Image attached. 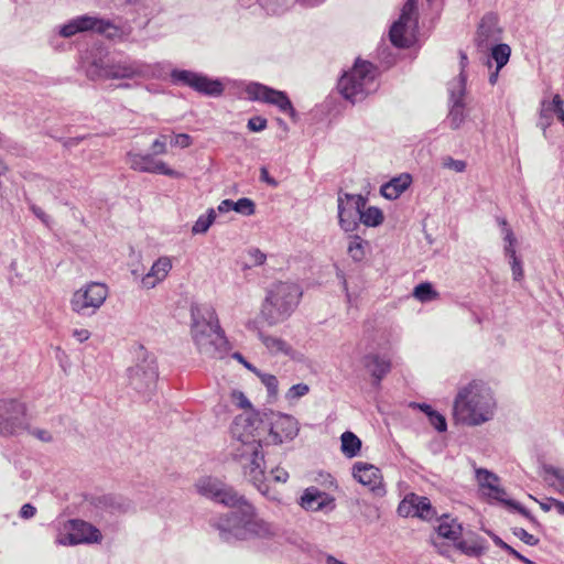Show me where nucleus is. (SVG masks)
<instances>
[{
  "label": "nucleus",
  "instance_id": "nucleus-7",
  "mask_svg": "<svg viewBox=\"0 0 564 564\" xmlns=\"http://www.w3.org/2000/svg\"><path fill=\"white\" fill-rule=\"evenodd\" d=\"M31 414L24 401L17 398L0 399V434L19 435L29 431Z\"/></svg>",
  "mask_w": 564,
  "mask_h": 564
},
{
  "label": "nucleus",
  "instance_id": "nucleus-16",
  "mask_svg": "<svg viewBox=\"0 0 564 564\" xmlns=\"http://www.w3.org/2000/svg\"><path fill=\"white\" fill-rule=\"evenodd\" d=\"M101 540L100 531L90 523L83 520H70L68 532L57 539L61 545H76L82 543H94Z\"/></svg>",
  "mask_w": 564,
  "mask_h": 564
},
{
  "label": "nucleus",
  "instance_id": "nucleus-43",
  "mask_svg": "<svg viewBox=\"0 0 564 564\" xmlns=\"http://www.w3.org/2000/svg\"><path fill=\"white\" fill-rule=\"evenodd\" d=\"M490 535L492 538L494 543L497 546L501 547L502 550L507 551L510 555L514 556L516 558H518L519 561L523 562L524 564H534V562H532L531 560L527 558L525 556L520 554L517 550H514L512 546H510L509 544L503 542L498 535H496L494 533H491Z\"/></svg>",
  "mask_w": 564,
  "mask_h": 564
},
{
  "label": "nucleus",
  "instance_id": "nucleus-14",
  "mask_svg": "<svg viewBox=\"0 0 564 564\" xmlns=\"http://www.w3.org/2000/svg\"><path fill=\"white\" fill-rule=\"evenodd\" d=\"M171 78L175 84L188 86L207 96H219L224 91V86L219 80L210 79L203 74L192 70L173 69Z\"/></svg>",
  "mask_w": 564,
  "mask_h": 564
},
{
  "label": "nucleus",
  "instance_id": "nucleus-52",
  "mask_svg": "<svg viewBox=\"0 0 564 564\" xmlns=\"http://www.w3.org/2000/svg\"><path fill=\"white\" fill-rule=\"evenodd\" d=\"M231 401L241 409L248 410L251 408L250 401L241 391L234 390L231 392Z\"/></svg>",
  "mask_w": 564,
  "mask_h": 564
},
{
  "label": "nucleus",
  "instance_id": "nucleus-8",
  "mask_svg": "<svg viewBox=\"0 0 564 564\" xmlns=\"http://www.w3.org/2000/svg\"><path fill=\"white\" fill-rule=\"evenodd\" d=\"M108 288L104 283L89 282L75 291L70 299L73 312L82 316H91L105 303Z\"/></svg>",
  "mask_w": 564,
  "mask_h": 564
},
{
  "label": "nucleus",
  "instance_id": "nucleus-2",
  "mask_svg": "<svg viewBox=\"0 0 564 564\" xmlns=\"http://www.w3.org/2000/svg\"><path fill=\"white\" fill-rule=\"evenodd\" d=\"M263 433V414L249 410L237 415L231 425V434L236 440L232 456L241 465L245 476L257 489L269 499L275 500V495L270 494L264 481L265 462L261 449Z\"/></svg>",
  "mask_w": 564,
  "mask_h": 564
},
{
  "label": "nucleus",
  "instance_id": "nucleus-6",
  "mask_svg": "<svg viewBox=\"0 0 564 564\" xmlns=\"http://www.w3.org/2000/svg\"><path fill=\"white\" fill-rule=\"evenodd\" d=\"M375 78V66L369 62L357 59L354 67L340 77L338 89L345 99L355 104L376 90Z\"/></svg>",
  "mask_w": 564,
  "mask_h": 564
},
{
  "label": "nucleus",
  "instance_id": "nucleus-19",
  "mask_svg": "<svg viewBox=\"0 0 564 564\" xmlns=\"http://www.w3.org/2000/svg\"><path fill=\"white\" fill-rule=\"evenodd\" d=\"M501 29L498 25V17L487 13L482 17L476 36V44L480 50H487L500 40Z\"/></svg>",
  "mask_w": 564,
  "mask_h": 564
},
{
  "label": "nucleus",
  "instance_id": "nucleus-48",
  "mask_svg": "<svg viewBox=\"0 0 564 564\" xmlns=\"http://www.w3.org/2000/svg\"><path fill=\"white\" fill-rule=\"evenodd\" d=\"M513 534L530 546H534L539 543V539L523 528H514Z\"/></svg>",
  "mask_w": 564,
  "mask_h": 564
},
{
  "label": "nucleus",
  "instance_id": "nucleus-49",
  "mask_svg": "<svg viewBox=\"0 0 564 564\" xmlns=\"http://www.w3.org/2000/svg\"><path fill=\"white\" fill-rule=\"evenodd\" d=\"M443 166L446 167V169H449V170H453L457 173H462L466 170V162L463 161V160H455L451 156H446L444 160H443Z\"/></svg>",
  "mask_w": 564,
  "mask_h": 564
},
{
  "label": "nucleus",
  "instance_id": "nucleus-38",
  "mask_svg": "<svg viewBox=\"0 0 564 564\" xmlns=\"http://www.w3.org/2000/svg\"><path fill=\"white\" fill-rule=\"evenodd\" d=\"M216 218V213L213 208L208 210L206 215H202L198 217V219L195 221L194 226L192 227V232L194 235L197 234H205L209 227L213 225Z\"/></svg>",
  "mask_w": 564,
  "mask_h": 564
},
{
  "label": "nucleus",
  "instance_id": "nucleus-27",
  "mask_svg": "<svg viewBox=\"0 0 564 564\" xmlns=\"http://www.w3.org/2000/svg\"><path fill=\"white\" fill-rule=\"evenodd\" d=\"M341 441V453L348 457H356L361 449V441L360 438L354 434L352 432L346 431L340 436Z\"/></svg>",
  "mask_w": 564,
  "mask_h": 564
},
{
  "label": "nucleus",
  "instance_id": "nucleus-23",
  "mask_svg": "<svg viewBox=\"0 0 564 564\" xmlns=\"http://www.w3.org/2000/svg\"><path fill=\"white\" fill-rule=\"evenodd\" d=\"M476 479L480 488L488 490V497L505 501L506 491L503 488L499 487V478L494 473L485 468H477Z\"/></svg>",
  "mask_w": 564,
  "mask_h": 564
},
{
  "label": "nucleus",
  "instance_id": "nucleus-42",
  "mask_svg": "<svg viewBox=\"0 0 564 564\" xmlns=\"http://www.w3.org/2000/svg\"><path fill=\"white\" fill-rule=\"evenodd\" d=\"M258 2L269 14H281L288 6V0H258Z\"/></svg>",
  "mask_w": 564,
  "mask_h": 564
},
{
  "label": "nucleus",
  "instance_id": "nucleus-59",
  "mask_svg": "<svg viewBox=\"0 0 564 564\" xmlns=\"http://www.w3.org/2000/svg\"><path fill=\"white\" fill-rule=\"evenodd\" d=\"M271 474L273 476V479L278 482H286L288 479H289V473L283 469V468H280V467H276L274 469L271 470Z\"/></svg>",
  "mask_w": 564,
  "mask_h": 564
},
{
  "label": "nucleus",
  "instance_id": "nucleus-54",
  "mask_svg": "<svg viewBox=\"0 0 564 564\" xmlns=\"http://www.w3.org/2000/svg\"><path fill=\"white\" fill-rule=\"evenodd\" d=\"M248 128L253 132L262 131L267 128V120L262 117H253L248 120Z\"/></svg>",
  "mask_w": 564,
  "mask_h": 564
},
{
  "label": "nucleus",
  "instance_id": "nucleus-57",
  "mask_svg": "<svg viewBox=\"0 0 564 564\" xmlns=\"http://www.w3.org/2000/svg\"><path fill=\"white\" fill-rule=\"evenodd\" d=\"M563 99L560 95H555L552 99V102L550 104L549 109L554 111L556 116L564 115V108H563Z\"/></svg>",
  "mask_w": 564,
  "mask_h": 564
},
{
  "label": "nucleus",
  "instance_id": "nucleus-63",
  "mask_svg": "<svg viewBox=\"0 0 564 564\" xmlns=\"http://www.w3.org/2000/svg\"><path fill=\"white\" fill-rule=\"evenodd\" d=\"M250 257L253 259V264L261 265L264 263L267 257L263 252H261L259 249H251L249 251Z\"/></svg>",
  "mask_w": 564,
  "mask_h": 564
},
{
  "label": "nucleus",
  "instance_id": "nucleus-34",
  "mask_svg": "<svg viewBox=\"0 0 564 564\" xmlns=\"http://www.w3.org/2000/svg\"><path fill=\"white\" fill-rule=\"evenodd\" d=\"M365 245L366 241H364L358 235L349 237L347 252L354 261H361L365 258Z\"/></svg>",
  "mask_w": 564,
  "mask_h": 564
},
{
  "label": "nucleus",
  "instance_id": "nucleus-4",
  "mask_svg": "<svg viewBox=\"0 0 564 564\" xmlns=\"http://www.w3.org/2000/svg\"><path fill=\"white\" fill-rule=\"evenodd\" d=\"M191 316V333L199 354L209 358H221L228 350V341L215 310L210 306L193 305Z\"/></svg>",
  "mask_w": 564,
  "mask_h": 564
},
{
  "label": "nucleus",
  "instance_id": "nucleus-13",
  "mask_svg": "<svg viewBox=\"0 0 564 564\" xmlns=\"http://www.w3.org/2000/svg\"><path fill=\"white\" fill-rule=\"evenodd\" d=\"M85 31H96L109 39H113L119 34V29L110 21L89 15H82L70 20L61 28L59 34L63 37H70Z\"/></svg>",
  "mask_w": 564,
  "mask_h": 564
},
{
  "label": "nucleus",
  "instance_id": "nucleus-37",
  "mask_svg": "<svg viewBox=\"0 0 564 564\" xmlns=\"http://www.w3.org/2000/svg\"><path fill=\"white\" fill-rule=\"evenodd\" d=\"M465 104L460 101L452 102L448 113V121L452 129H458L465 120Z\"/></svg>",
  "mask_w": 564,
  "mask_h": 564
},
{
  "label": "nucleus",
  "instance_id": "nucleus-15",
  "mask_svg": "<svg viewBox=\"0 0 564 564\" xmlns=\"http://www.w3.org/2000/svg\"><path fill=\"white\" fill-rule=\"evenodd\" d=\"M250 98L274 105L280 111L288 113L293 120L296 119V111L284 91L275 90L262 84H251L247 89Z\"/></svg>",
  "mask_w": 564,
  "mask_h": 564
},
{
  "label": "nucleus",
  "instance_id": "nucleus-32",
  "mask_svg": "<svg viewBox=\"0 0 564 564\" xmlns=\"http://www.w3.org/2000/svg\"><path fill=\"white\" fill-rule=\"evenodd\" d=\"M456 547L464 554L476 557L480 556L486 551L482 540L478 538L470 541H460L456 544Z\"/></svg>",
  "mask_w": 564,
  "mask_h": 564
},
{
  "label": "nucleus",
  "instance_id": "nucleus-45",
  "mask_svg": "<svg viewBox=\"0 0 564 564\" xmlns=\"http://www.w3.org/2000/svg\"><path fill=\"white\" fill-rule=\"evenodd\" d=\"M413 499V494H409L403 498V500L398 506L399 516L405 518L415 517Z\"/></svg>",
  "mask_w": 564,
  "mask_h": 564
},
{
  "label": "nucleus",
  "instance_id": "nucleus-61",
  "mask_svg": "<svg viewBox=\"0 0 564 564\" xmlns=\"http://www.w3.org/2000/svg\"><path fill=\"white\" fill-rule=\"evenodd\" d=\"M30 209L42 223H44L45 225L48 224L50 217L44 213V210L41 207L36 206L35 204H31Z\"/></svg>",
  "mask_w": 564,
  "mask_h": 564
},
{
  "label": "nucleus",
  "instance_id": "nucleus-20",
  "mask_svg": "<svg viewBox=\"0 0 564 564\" xmlns=\"http://www.w3.org/2000/svg\"><path fill=\"white\" fill-rule=\"evenodd\" d=\"M365 368L373 378V384L379 386L380 381L390 372V359L378 354H368L362 359Z\"/></svg>",
  "mask_w": 564,
  "mask_h": 564
},
{
  "label": "nucleus",
  "instance_id": "nucleus-22",
  "mask_svg": "<svg viewBox=\"0 0 564 564\" xmlns=\"http://www.w3.org/2000/svg\"><path fill=\"white\" fill-rule=\"evenodd\" d=\"M172 269V262L167 257L159 258L150 271L142 278V285L145 289H153L162 282Z\"/></svg>",
  "mask_w": 564,
  "mask_h": 564
},
{
  "label": "nucleus",
  "instance_id": "nucleus-40",
  "mask_svg": "<svg viewBox=\"0 0 564 564\" xmlns=\"http://www.w3.org/2000/svg\"><path fill=\"white\" fill-rule=\"evenodd\" d=\"M356 505L358 506L360 514L365 517L369 522L379 520L380 512L378 507L367 502L366 500H357Z\"/></svg>",
  "mask_w": 564,
  "mask_h": 564
},
{
  "label": "nucleus",
  "instance_id": "nucleus-12",
  "mask_svg": "<svg viewBox=\"0 0 564 564\" xmlns=\"http://www.w3.org/2000/svg\"><path fill=\"white\" fill-rule=\"evenodd\" d=\"M109 79L155 78L161 74L160 64L123 59L108 64Z\"/></svg>",
  "mask_w": 564,
  "mask_h": 564
},
{
  "label": "nucleus",
  "instance_id": "nucleus-51",
  "mask_svg": "<svg viewBox=\"0 0 564 564\" xmlns=\"http://www.w3.org/2000/svg\"><path fill=\"white\" fill-rule=\"evenodd\" d=\"M261 382L267 387L270 395H275L278 393V379L273 375H261Z\"/></svg>",
  "mask_w": 564,
  "mask_h": 564
},
{
  "label": "nucleus",
  "instance_id": "nucleus-36",
  "mask_svg": "<svg viewBox=\"0 0 564 564\" xmlns=\"http://www.w3.org/2000/svg\"><path fill=\"white\" fill-rule=\"evenodd\" d=\"M511 54L510 46L507 44H492L491 57L497 63L498 69L502 68L509 61Z\"/></svg>",
  "mask_w": 564,
  "mask_h": 564
},
{
  "label": "nucleus",
  "instance_id": "nucleus-53",
  "mask_svg": "<svg viewBox=\"0 0 564 564\" xmlns=\"http://www.w3.org/2000/svg\"><path fill=\"white\" fill-rule=\"evenodd\" d=\"M171 144L185 149L192 144V138L186 133H178L171 140Z\"/></svg>",
  "mask_w": 564,
  "mask_h": 564
},
{
  "label": "nucleus",
  "instance_id": "nucleus-29",
  "mask_svg": "<svg viewBox=\"0 0 564 564\" xmlns=\"http://www.w3.org/2000/svg\"><path fill=\"white\" fill-rule=\"evenodd\" d=\"M414 514L422 520H432L436 516L429 498L413 494Z\"/></svg>",
  "mask_w": 564,
  "mask_h": 564
},
{
  "label": "nucleus",
  "instance_id": "nucleus-33",
  "mask_svg": "<svg viewBox=\"0 0 564 564\" xmlns=\"http://www.w3.org/2000/svg\"><path fill=\"white\" fill-rule=\"evenodd\" d=\"M359 221L368 227H376L383 221V214L378 207L364 208L360 213Z\"/></svg>",
  "mask_w": 564,
  "mask_h": 564
},
{
  "label": "nucleus",
  "instance_id": "nucleus-1",
  "mask_svg": "<svg viewBox=\"0 0 564 564\" xmlns=\"http://www.w3.org/2000/svg\"><path fill=\"white\" fill-rule=\"evenodd\" d=\"M196 491L217 503L231 509L215 522L219 536L225 542L267 538L274 533L271 523L259 518L254 507L232 487L214 477H202L195 484Z\"/></svg>",
  "mask_w": 564,
  "mask_h": 564
},
{
  "label": "nucleus",
  "instance_id": "nucleus-60",
  "mask_svg": "<svg viewBox=\"0 0 564 564\" xmlns=\"http://www.w3.org/2000/svg\"><path fill=\"white\" fill-rule=\"evenodd\" d=\"M35 513H36V508L34 506H32L31 503L23 505L20 510V516L23 519H31L35 516Z\"/></svg>",
  "mask_w": 564,
  "mask_h": 564
},
{
  "label": "nucleus",
  "instance_id": "nucleus-46",
  "mask_svg": "<svg viewBox=\"0 0 564 564\" xmlns=\"http://www.w3.org/2000/svg\"><path fill=\"white\" fill-rule=\"evenodd\" d=\"M308 391H310V387L306 383H297V384L292 386L288 390L285 398L288 400H295V399L306 395L308 393Z\"/></svg>",
  "mask_w": 564,
  "mask_h": 564
},
{
  "label": "nucleus",
  "instance_id": "nucleus-26",
  "mask_svg": "<svg viewBox=\"0 0 564 564\" xmlns=\"http://www.w3.org/2000/svg\"><path fill=\"white\" fill-rule=\"evenodd\" d=\"M338 218L341 229L346 232H352L358 228L359 214L347 210L344 205V197L341 194L338 196Z\"/></svg>",
  "mask_w": 564,
  "mask_h": 564
},
{
  "label": "nucleus",
  "instance_id": "nucleus-56",
  "mask_svg": "<svg viewBox=\"0 0 564 564\" xmlns=\"http://www.w3.org/2000/svg\"><path fill=\"white\" fill-rule=\"evenodd\" d=\"M499 224L502 226V232L505 235V241L507 245H514L516 243V237L511 230V228L508 226V223L506 219L499 220Z\"/></svg>",
  "mask_w": 564,
  "mask_h": 564
},
{
  "label": "nucleus",
  "instance_id": "nucleus-5",
  "mask_svg": "<svg viewBox=\"0 0 564 564\" xmlns=\"http://www.w3.org/2000/svg\"><path fill=\"white\" fill-rule=\"evenodd\" d=\"M302 292L297 284L276 282L268 291L261 314L269 325L285 321L299 304Z\"/></svg>",
  "mask_w": 564,
  "mask_h": 564
},
{
  "label": "nucleus",
  "instance_id": "nucleus-31",
  "mask_svg": "<svg viewBox=\"0 0 564 564\" xmlns=\"http://www.w3.org/2000/svg\"><path fill=\"white\" fill-rule=\"evenodd\" d=\"M413 296L422 303L438 300L440 293L433 288L430 282H422L413 290Z\"/></svg>",
  "mask_w": 564,
  "mask_h": 564
},
{
  "label": "nucleus",
  "instance_id": "nucleus-28",
  "mask_svg": "<svg viewBox=\"0 0 564 564\" xmlns=\"http://www.w3.org/2000/svg\"><path fill=\"white\" fill-rule=\"evenodd\" d=\"M462 525L454 519L446 517L437 527V539H447L456 541L462 535Z\"/></svg>",
  "mask_w": 564,
  "mask_h": 564
},
{
  "label": "nucleus",
  "instance_id": "nucleus-30",
  "mask_svg": "<svg viewBox=\"0 0 564 564\" xmlns=\"http://www.w3.org/2000/svg\"><path fill=\"white\" fill-rule=\"evenodd\" d=\"M466 80L467 76L465 73L460 72L458 77L452 80L448 84V91L451 95V101H460L464 102V96L466 91Z\"/></svg>",
  "mask_w": 564,
  "mask_h": 564
},
{
  "label": "nucleus",
  "instance_id": "nucleus-11",
  "mask_svg": "<svg viewBox=\"0 0 564 564\" xmlns=\"http://www.w3.org/2000/svg\"><path fill=\"white\" fill-rule=\"evenodd\" d=\"M416 1H405L399 20L390 29V40L398 47H408L411 44L412 36L417 26Z\"/></svg>",
  "mask_w": 564,
  "mask_h": 564
},
{
  "label": "nucleus",
  "instance_id": "nucleus-50",
  "mask_svg": "<svg viewBox=\"0 0 564 564\" xmlns=\"http://www.w3.org/2000/svg\"><path fill=\"white\" fill-rule=\"evenodd\" d=\"M545 471L556 479L557 484L555 486L564 495V470L550 466L545 468Z\"/></svg>",
  "mask_w": 564,
  "mask_h": 564
},
{
  "label": "nucleus",
  "instance_id": "nucleus-58",
  "mask_svg": "<svg viewBox=\"0 0 564 564\" xmlns=\"http://www.w3.org/2000/svg\"><path fill=\"white\" fill-rule=\"evenodd\" d=\"M152 149V155H162L166 154L167 147L165 144V141H161V139H155L151 145Z\"/></svg>",
  "mask_w": 564,
  "mask_h": 564
},
{
  "label": "nucleus",
  "instance_id": "nucleus-17",
  "mask_svg": "<svg viewBox=\"0 0 564 564\" xmlns=\"http://www.w3.org/2000/svg\"><path fill=\"white\" fill-rule=\"evenodd\" d=\"M127 158L130 167L134 171L156 173L174 178L183 176L182 173L169 167L163 161L155 160L152 154L128 152Z\"/></svg>",
  "mask_w": 564,
  "mask_h": 564
},
{
  "label": "nucleus",
  "instance_id": "nucleus-41",
  "mask_svg": "<svg viewBox=\"0 0 564 564\" xmlns=\"http://www.w3.org/2000/svg\"><path fill=\"white\" fill-rule=\"evenodd\" d=\"M105 501L112 511L128 512L132 508L131 501L120 496L106 497Z\"/></svg>",
  "mask_w": 564,
  "mask_h": 564
},
{
  "label": "nucleus",
  "instance_id": "nucleus-39",
  "mask_svg": "<svg viewBox=\"0 0 564 564\" xmlns=\"http://www.w3.org/2000/svg\"><path fill=\"white\" fill-rule=\"evenodd\" d=\"M344 205L347 210L360 215L361 210L366 207V199L361 195L343 194Z\"/></svg>",
  "mask_w": 564,
  "mask_h": 564
},
{
  "label": "nucleus",
  "instance_id": "nucleus-62",
  "mask_svg": "<svg viewBox=\"0 0 564 564\" xmlns=\"http://www.w3.org/2000/svg\"><path fill=\"white\" fill-rule=\"evenodd\" d=\"M501 502L505 503L506 506H509V507L516 509L518 512H520L524 517H528V518L531 517L530 512L524 507H522L519 502H517L514 500L505 499V501H501Z\"/></svg>",
  "mask_w": 564,
  "mask_h": 564
},
{
  "label": "nucleus",
  "instance_id": "nucleus-25",
  "mask_svg": "<svg viewBox=\"0 0 564 564\" xmlns=\"http://www.w3.org/2000/svg\"><path fill=\"white\" fill-rule=\"evenodd\" d=\"M259 338L270 354L284 355L294 358V349L282 338L267 335L262 332H259Z\"/></svg>",
  "mask_w": 564,
  "mask_h": 564
},
{
  "label": "nucleus",
  "instance_id": "nucleus-47",
  "mask_svg": "<svg viewBox=\"0 0 564 564\" xmlns=\"http://www.w3.org/2000/svg\"><path fill=\"white\" fill-rule=\"evenodd\" d=\"M431 424L438 431L444 432L447 429L445 417L436 411L427 412Z\"/></svg>",
  "mask_w": 564,
  "mask_h": 564
},
{
  "label": "nucleus",
  "instance_id": "nucleus-18",
  "mask_svg": "<svg viewBox=\"0 0 564 564\" xmlns=\"http://www.w3.org/2000/svg\"><path fill=\"white\" fill-rule=\"evenodd\" d=\"M354 478L364 486L369 487V489L378 496H382L384 494V488L382 487V476L376 466L358 462L352 467Z\"/></svg>",
  "mask_w": 564,
  "mask_h": 564
},
{
  "label": "nucleus",
  "instance_id": "nucleus-9",
  "mask_svg": "<svg viewBox=\"0 0 564 564\" xmlns=\"http://www.w3.org/2000/svg\"><path fill=\"white\" fill-rule=\"evenodd\" d=\"M130 386L138 392H151L158 380V367L155 358L143 348L138 355V362L128 369Z\"/></svg>",
  "mask_w": 564,
  "mask_h": 564
},
{
  "label": "nucleus",
  "instance_id": "nucleus-55",
  "mask_svg": "<svg viewBox=\"0 0 564 564\" xmlns=\"http://www.w3.org/2000/svg\"><path fill=\"white\" fill-rule=\"evenodd\" d=\"M512 276L514 281H520L523 278V268L520 258L510 260Z\"/></svg>",
  "mask_w": 564,
  "mask_h": 564
},
{
  "label": "nucleus",
  "instance_id": "nucleus-44",
  "mask_svg": "<svg viewBox=\"0 0 564 564\" xmlns=\"http://www.w3.org/2000/svg\"><path fill=\"white\" fill-rule=\"evenodd\" d=\"M234 210L245 216H251L256 212V205L250 198L243 197L234 202Z\"/></svg>",
  "mask_w": 564,
  "mask_h": 564
},
{
  "label": "nucleus",
  "instance_id": "nucleus-10",
  "mask_svg": "<svg viewBox=\"0 0 564 564\" xmlns=\"http://www.w3.org/2000/svg\"><path fill=\"white\" fill-rule=\"evenodd\" d=\"M263 416L264 431L268 429L272 444L291 442L299 435L300 423L294 416L280 412L263 413Z\"/></svg>",
  "mask_w": 564,
  "mask_h": 564
},
{
  "label": "nucleus",
  "instance_id": "nucleus-21",
  "mask_svg": "<svg viewBox=\"0 0 564 564\" xmlns=\"http://www.w3.org/2000/svg\"><path fill=\"white\" fill-rule=\"evenodd\" d=\"M332 502L329 495L316 487L306 488L300 499V506L307 511L322 510Z\"/></svg>",
  "mask_w": 564,
  "mask_h": 564
},
{
  "label": "nucleus",
  "instance_id": "nucleus-24",
  "mask_svg": "<svg viewBox=\"0 0 564 564\" xmlns=\"http://www.w3.org/2000/svg\"><path fill=\"white\" fill-rule=\"evenodd\" d=\"M411 182L412 177L410 174H401L383 184L380 188V193L388 199H397L405 189H408Z\"/></svg>",
  "mask_w": 564,
  "mask_h": 564
},
{
  "label": "nucleus",
  "instance_id": "nucleus-3",
  "mask_svg": "<svg viewBox=\"0 0 564 564\" xmlns=\"http://www.w3.org/2000/svg\"><path fill=\"white\" fill-rule=\"evenodd\" d=\"M497 408L491 389L480 380L460 387L454 399L453 415L457 422L478 426L490 421Z\"/></svg>",
  "mask_w": 564,
  "mask_h": 564
},
{
  "label": "nucleus",
  "instance_id": "nucleus-64",
  "mask_svg": "<svg viewBox=\"0 0 564 564\" xmlns=\"http://www.w3.org/2000/svg\"><path fill=\"white\" fill-rule=\"evenodd\" d=\"M260 180L262 182L269 184L270 186H273V187L278 186V182L269 175V172H268L267 167H264V166H262L260 169Z\"/></svg>",
  "mask_w": 564,
  "mask_h": 564
},
{
  "label": "nucleus",
  "instance_id": "nucleus-35",
  "mask_svg": "<svg viewBox=\"0 0 564 564\" xmlns=\"http://www.w3.org/2000/svg\"><path fill=\"white\" fill-rule=\"evenodd\" d=\"M86 75L91 80L109 79L108 64L101 61H94L86 68Z\"/></svg>",
  "mask_w": 564,
  "mask_h": 564
}]
</instances>
